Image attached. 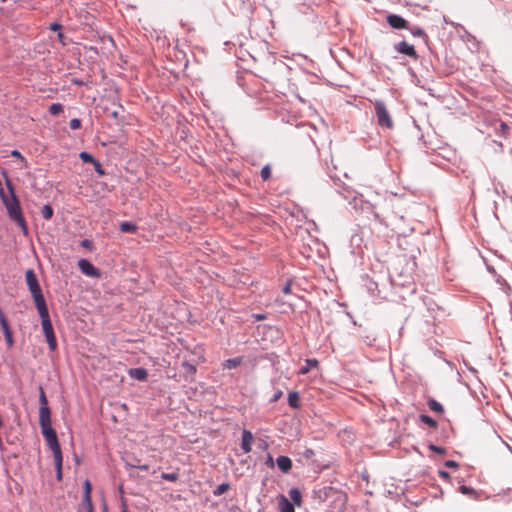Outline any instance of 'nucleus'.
<instances>
[{
  "instance_id": "nucleus-48",
  "label": "nucleus",
  "mask_w": 512,
  "mask_h": 512,
  "mask_svg": "<svg viewBox=\"0 0 512 512\" xmlns=\"http://www.w3.org/2000/svg\"><path fill=\"white\" fill-rule=\"evenodd\" d=\"M57 38L63 45H65V42L63 41L64 35L61 31L58 32Z\"/></svg>"
},
{
  "instance_id": "nucleus-1",
  "label": "nucleus",
  "mask_w": 512,
  "mask_h": 512,
  "mask_svg": "<svg viewBox=\"0 0 512 512\" xmlns=\"http://www.w3.org/2000/svg\"><path fill=\"white\" fill-rule=\"evenodd\" d=\"M38 314L41 318V326L45 335L48 347L50 351L54 352L57 349V339L54 333L52 322L49 316L48 307H42L37 309Z\"/></svg>"
},
{
  "instance_id": "nucleus-4",
  "label": "nucleus",
  "mask_w": 512,
  "mask_h": 512,
  "mask_svg": "<svg viewBox=\"0 0 512 512\" xmlns=\"http://www.w3.org/2000/svg\"><path fill=\"white\" fill-rule=\"evenodd\" d=\"M373 104L377 124L382 128L392 129L394 127V123L387 109L386 104L382 100H375Z\"/></svg>"
},
{
  "instance_id": "nucleus-50",
  "label": "nucleus",
  "mask_w": 512,
  "mask_h": 512,
  "mask_svg": "<svg viewBox=\"0 0 512 512\" xmlns=\"http://www.w3.org/2000/svg\"><path fill=\"white\" fill-rule=\"evenodd\" d=\"M439 475H440V477H442V478H448V477H449V474H448L447 472H445V471H440V472H439Z\"/></svg>"
},
{
  "instance_id": "nucleus-49",
  "label": "nucleus",
  "mask_w": 512,
  "mask_h": 512,
  "mask_svg": "<svg viewBox=\"0 0 512 512\" xmlns=\"http://www.w3.org/2000/svg\"><path fill=\"white\" fill-rule=\"evenodd\" d=\"M313 454H314V452H313V450H312V449H306V450H305V453H304V455H305L306 457H310V456H311V455H313Z\"/></svg>"
},
{
  "instance_id": "nucleus-42",
  "label": "nucleus",
  "mask_w": 512,
  "mask_h": 512,
  "mask_svg": "<svg viewBox=\"0 0 512 512\" xmlns=\"http://www.w3.org/2000/svg\"><path fill=\"white\" fill-rule=\"evenodd\" d=\"M281 396H282V391H281V390H278V391H276V392L274 393V395L272 396V398H271V400H270V401H271V402H276V401H278V400L281 398Z\"/></svg>"
},
{
  "instance_id": "nucleus-11",
  "label": "nucleus",
  "mask_w": 512,
  "mask_h": 512,
  "mask_svg": "<svg viewBox=\"0 0 512 512\" xmlns=\"http://www.w3.org/2000/svg\"><path fill=\"white\" fill-rule=\"evenodd\" d=\"M128 374L131 378L139 380V381H145L148 377V372L145 368H131L128 371Z\"/></svg>"
},
{
  "instance_id": "nucleus-30",
  "label": "nucleus",
  "mask_w": 512,
  "mask_h": 512,
  "mask_svg": "<svg viewBox=\"0 0 512 512\" xmlns=\"http://www.w3.org/2000/svg\"><path fill=\"white\" fill-rule=\"evenodd\" d=\"M260 176L261 178L265 181V180H268L271 176V169H270V166L269 165H265L264 167H262L261 171H260Z\"/></svg>"
},
{
  "instance_id": "nucleus-26",
  "label": "nucleus",
  "mask_w": 512,
  "mask_h": 512,
  "mask_svg": "<svg viewBox=\"0 0 512 512\" xmlns=\"http://www.w3.org/2000/svg\"><path fill=\"white\" fill-rule=\"evenodd\" d=\"M81 505H82V508L85 510V512H93V505H92L91 497H88V499L83 497Z\"/></svg>"
},
{
  "instance_id": "nucleus-21",
  "label": "nucleus",
  "mask_w": 512,
  "mask_h": 512,
  "mask_svg": "<svg viewBox=\"0 0 512 512\" xmlns=\"http://www.w3.org/2000/svg\"><path fill=\"white\" fill-rule=\"evenodd\" d=\"M428 407L430 410L437 413H442L444 411L442 404L436 401L435 399H429Z\"/></svg>"
},
{
  "instance_id": "nucleus-18",
  "label": "nucleus",
  "mask_w": 512,
  "mask_h": 512,
  "mask_svg": "<svg viewBox=\"0 0 512 512\" xmlns=\"http://www.w3.org/2000/svg\"><path fill=\"white\" fill-rule=\"evenodd\" d=\"M288 404L292 408H298L299 407V395L297 392L293 391L290 392L288 395Z\"/></svg>"
},
{
  "instance_id": "nucleus-22",
  "label": "nucleus",
  "mask_w": 512,
  "mask_h": 512,
  "mask_svg": "<svg viewBox=\"0 0 512 512\" xmlns=\"http://www.w3.org/2000/svg\"><path fill=\"white\" fill-rule=\"evenodd\" d=\"M289 496L294 504L300 505L301 503V493L297 488H292L289 491Z\"/></svg>"
},
{
  "instance_id": "nucleus-6",
  "label": "nucleus",
  "mask_w": 512,
  "mask_h": 512,
  "mask_svg": "<svg viewBox=\"0 0 512 512\" xmlns=\"http://www.w3.org/2000/svg\"><path fill=\"white\" fill-rule=\"evenodd\" d=\"M78 267L80 271L86 276L95 278L100 277V271L94 267L93 264L87 259H80L78 261Z\"/></svg>"
},
{
  "instance_id": "nucleus-31",
  "label": "nucleus",
  "mask_w": 512,
  "mask_h": 512,
  "mask_svg": "<svg viewBox=\"0 0 512 512\" xmlns=\"http://www.w3.org/2000/svg\"><path fill=\"white\" fill-rule=\"evenodd\" d=\"M161 478L170 482H174L178 479L177 473H162Z\"/></svg>"
},
{
  "instance_id": "nucleus-53",
  "label": "nucleus",
  "mask_w": 512,
  "mask_h": 512,
  "mask_svg": "<svg viewBox=\"0 0 512 512\" xmlns=\"http://www.w3.org/2000/svg\"><path fill=\"white\" fill-rule=\"evenodd\" d=\"M2 2H5L6 0H1Z\"/></svg>"
},
{
  "instance_id": "nucleus-39",
  "label": "nucleus",
  "mask_w": 512,
  "mask_h": 512,
  "mask_svg": "<svg viewBox=\"0 0 512 512\" xmlns=\"http://www.w3.org/2000/svg\"><path fill=\"white\" fill-rule=\"evenodd\" d=\"M252 318L255 319L256 321H262V320H265L267 318L266 314H262V313H254L252 314Z\"/></svg>"
},
{
  "instance_id": "nucleus-44",
  "label": "nucleus",
  "mask_w": 512,
  "mask_h": 512,
  "mask_svg": "<svg viewBox=\"0 0 512 512\" xmlns=\"http://www.w3.org/2000/svg\"><path fill=\"white\" fill-rule=\"evenodd\" d=\"M283 293L284 294H290L291 293V281H288L285 286L283 287Z\"/></svg>"
},
{
  "instance_id": "nucleus-12",
  "label": "nucleus",
  "mask_w": 512,
  "mask_h": 512,
  "mask_svg": "<svg viewBox=\"0 0 512 512\" xmlns=\"http://www.w3.org/2000/svg\"><path fill=\"white\" fill-rule=\"evenodd\" d=\"M350 203L353 204L356 209L368 210L372 208V205L369 202L364 201L361 196H354Z\"/></svg>"
},
{
  "instance_id": "nucleus-14",
  "label": "nucleus",
  "mask_w": 512,
  "mask_h": 512,
  "mask_svg": "<svg viewBox=\"0 0 512 512\" xmlns=\"http://www.w3.org/2000/svg\"><path fill=\"white\" fill-rule=\"evenodd\" d=\"M279 510L280 512H295L293 503H291L285 496H281L279 499Z\"/></svg>"
},
{
  "instance_id": "nucleus-3",
  "label": "nucleus",
  "mask_w": 512,
  "mask_h": 512,
  "mask_svg": "<svg viewBox=\"0 0 512 512\" xmlns=\"http://www.w3.org/2000/svg\"><path fill=\"white\" fill-rule=\"evenodd\" d=\"M39 424L41 427L42 435H43L48 447L52 451L53 456L62 455V451H61V447H60V444L58 441L57 433L52 428V425H51V419H47L45 421L40 420Z\"/></svg>"
},
{
  "instance_id": "nucleus-9",
  "label": "nucleus",
  "mask_w": 512,
  "mask_h": 512,
  "mask_svg": "<svg viewBox=\"0 0 512 512\" xmlns=\"http://www.w3.org/2000/svg\"><path fill=\"white\" fill-rule=\"evenodd\" d=\"M253 434L250 430L243 429L241 437V449L244 453H249L252 450Z\"/></svg>"
},
{
  "instance_id": "nucleus-15",
  "label": "nucleus",
  "mask_w": 512,
  "mask_h": 512,
  "mask_svg": "<svg viewBox=\"0 0 512 512\" xmlns=\"http://www.w3.org/2000/svg\"><path fill=\"white\" fill-rule=\"evenodd\" d=\"M54 458V464H55V470H56V478L58 481L62 480V464H63V456H53Z\"/></svg>"
},
{
  "instance_id": "nucleus-19",
  "label": "nucleus",
  "mask_w": 512,
  "mask_h": 512,
  "mask_svg": "<svg viewBox=\"0 0 512 512\" xmlns=\"http://www.w3.org/2000/svg\"><path fill=\"white\" fill-rule=\"evenodd\" d=\"M366 287L372 296L378 295V284L372 279L367 278Z\"/></svg>"
},
{
  "instance_id": "nucleus-51",
  "label": "nucleus",
  "mask_w": 512,
  "mask_h": 512,
  "mask_svg": "<svg viewBox=\"0 0 512 512\" xmlns=\"http://www.w3.org/2000/svg\"><path fill=\"white\" fill-rule=\"evenodd\" d=\"M260 448L266 449L268 447L267 443L265 441H262L259 445Z\"/></svg>"
},
{
  "instance_id": "nucleus-29",
  "label": "nucleus",
  "mask_w": 512,
  "mask_h": 512,
  "mask_svg": "<svg viewBox=\"0 0 512 512\" xmlns=\"http://www.w3.org/2000/svg\"><path fill=\"white\" fill-rule=\"evenodd\" d=\"M79 157L84 163H92L93 164L96 160L91 154H89L88 152H85V151L81 152L79 154Z\"/></svg>"
},
{
  "instance_id": "nucleus-2",
  "label": "nucleus",
  "mask_w": 512,
  "mask_h": 512,
  "mask_svg": "<svg viewBox=\"0 0 512 512\" xmlns=\"http://www.w3.org/2000/svg\"><path fill=\"white\" fill-rule=\"evenodd\" d=\"M25 280L34 300L36 309L47 306L38 279L33 269H28L25 272Z\"/></svg>"
},
{
  "instance_id": "nucleus-5",
  "label": "nucleus",
  "mask_w": 512,
  "mask_h": 512,
  "mask_svg": "<svg viewBox=\"0 0 512 512\" xmlns=\"http://www.w3.org/2000/svg\"><path fill=\"white\" fill-rule=\"evenodd\" d=\"M39 403H40V408H39V421L40 420H47V419H51V413H50V408L48 406V401H47V398H46V395H45V392L42 388V386H39Z\"/></svg>"
},
{
  "instance_id": "nucleus-10",
  "label": "nucleus",
  "mask_w": 512,
  "mask_h": 512,
  "mask_svg": "<svg viewBox=\"0 0 512 512\" xmlns=\"http://www.w3.org/2000/svg\"><path fill=\"white\" fill-rule=\"evenodd\" d=\"M277 467L283 473H288L292 468V461L289 457L281 455L278 456L275 460Z\"/></svg>"
},
{
  "instance_id": "nucleus-23",
  "label": "nucleus",
  "mask_w": 512,
  "mask_h": 512,
  "mask_svg": "<svg viewBox=\"0 0 512 512\" xmlns=\"http://www.w3.org/2000/svg\"><path fill=\"white\" fill-rule=\"evenodd\" d=\"M419 419L421 422H423L424 424H427L428 426H430L432 428L437 427V421L428 415L421 414L419 416Z\"/></svg>"
},
{
  "instance_id": "nucleus-28",
  "label": "nucleus",
  "mask_w": 512,
  "mask_h": 512,
  "mask_svg": "<svg viewBox=\"0 0 512 512\" xmlns=\"http://www.w3.org/2000/svg\"><path fill=\"white\" fill-rule=\"evenodd\" d=\"M229 489V484L227 483H222L220 485H218L215 490L213 491V494L215 496H220L222 495L223 493H225L227 490Z\"/></svg>"
},
{
  "instance_id": "nucleus-34",
  "label": "nucleus",
  "mask_w": 512,
  "mask_h": 512,
  "mask_svg": "<svg viewBox=\"0 0 512 512\" xmlns=\"http://www.w3.org/2000/svg\"><path fill=\"white\" fill-rule=\"evenodd\" d=\"M69 126L72 130H77L81 127V120L78 118H73L70 120Z\"/></svg>"
},
{
  "instance_id": "nucleus-24",
  "label": "nucleus",
  "mask_w": 512,
  "mask_h": 512,
  "mask_svg": "<svg viewBox=\"0 0 512 512\" xmlns=\"http://www.w3.org/2000/svg\"><path fill=\"white\" fill-rule=\"evenodd\" d=\"M41 215L45 220H49L53 216V209L49 204L43 206L41 210Z\"/></svg>"
},
{
  "instance_id": "nucleus-17",
  "label": "nucleus",
  "mask_w": 512,
  "mask_h": 512,
  "mask_svg": "<svg viewBox=\"0 0 512 512\" xmlns=\"http://www.w3.org/2000/svg\"><path fill=\"white\" fill-rule=\"evenodd\" d=\"M137 226L131 222L125 221L120 224V231L123 233H134Z\"/></svg>"
},
{
  "instance_id": "nucleus-41",
  "label": "nucleus",
  "mask_w": 512,
  "mask_h": 512,
  "mask_svg": "<svg viewBox=\"0 0 512 512\" xmlns=\"http://www.w3.org/2000/svg\"><path fill=\"white\" fill-rule=\"evenodd\" d=\"M445 466L448 467V468H457L459 465L456 461L454 460H447L445 462Z\"/></svg>"
},
{
  "instance_id": "nucleus-43",
  "label": "nucleus",
  "mask_w": 512,
  "mask_h": 512,
  "mask_svg": "<svg viewBox=\"0 0 512 512\" xmlns=\"http://www.w3.org/2000/svg\"><path fill=\"white\" fill-rule=\"evenodd\" d=\"M130 467H134V468H137V469H140L142 471H148L149 470V465L148 464H143V465H131V464H128Z\"/></svg>"
},
{
  "instance_id": "nucleus-35",
  "label": "nucleus",
  "mask_w": 512,
  "mask_h": 512,
  "mask_svg": "<svg viewBox=\"0 0 512 512\" xmlns=\"http://www.w3.org/2000/svg\"><path fill=\"white\" fill-rule=\"evenodd\" d=\"M93 165H94V168H95V171H96L97 174H99V175H104L105 174V172H104V170L102 168V165H101V163L98 160H95Z\"/></svg>"
},
{
  "instance_id": "nucleus-52",
  "label": "nucleus",
  "mask_w": 512,
  "mask_h": 512,
  "mask_svg": "<svg viewBox=\"0 0 512 512\" xmlns=\"http://www.w3.org/2000/svg\"><path fill=\"white\" fill-rule=\"evenodd\" d=\"M111 116H112L113 118H115V119H116V118H118V112H117V111H113V112L111 113Z\"/></svg>"
},
{
  "instance_id": "nucleus-20",
  "label": "nucleus",
  "mask_w": 512,
  "mask_h": 512,
  "mask_svg": "<svg viewBox=\"0 0 512 512\" xmlns=\"http://www.w3.org/2000/svg\"><path fill=\"white\" fill-rule=\"evenodd\" d=\"M406 29L409 30L410 33L415 37H420L423 39H425L427 37L425 31L421 27H418V26L409 27L408 26V28H406Z\"/></svg>"
},
{
  "instance_id": "nucleus-16",
  "label": "nucleus",
  "mask_w": 512,
  "mask_h": 512,
  "mask_svg": "<svg viewBox=\"0 0 512 512\" xmlns=\"http://www.w3.org/2000/svg\"><path fill=\"white\" fill-rule=\"evenodd\" d=\"M241 362H242V359L240 357L230 358V359L225 360L223 366L226 369H234V368L238 367L241 364Z\"/></svg>"
},
{
  "instance_id": "nucleus-32",
  "label": "nucleus",
  "mask_w": 512,
  "mask_h": 512,
  "mask_svg": "<svg viewBox=\"0 0 512 512\" xmlns=\"http://www.w3.org/2000/svg\"><path fill=\"white\" fill-rule=\"evenodd\" d=\"M83 488H84L83 497L88 499V497H91V484H90L89 480H85Z\"/></svg>"
},
{
  "instance_id": "nucleus-47",
  "label": "nucleus",
  "mask_w": 512,
  "mask_h": 512,
  "mask_svg": "<svg viewBox=\"0 0 512 512\" xmlns=\"http://www.w3.org/2000/svg\"><path fill=\"white\" fill-rule=\"evenodd\" d=\"M50 29H51L52 31H58V32H59V31L61 30V25H60L59 23H56V22H55V23H52V24L50 25Z\"/></svg>"
},
{
  "instance_id": "nucleus-7",
  "label": "nucleus",
  "mask_w": 512,
  "mask_h": 512,
  "mask_svg": "<svg viewBox=\"0 0 512 512\" xmlns=\"http://www.w3.org/2000/svg\"><path fill=\"white\" fill-rule=\"evenodd\" d=\"M394 50L400 54H404L412 59H417L418 54L413 45H410L406 41H401L394 45Z\"/></svg>"
},
{
  "instance_id": "nucleus-45",
  "label": "nucleus",
  "mask_w": 512,
  "mask_h": 512,
  "mask_svg": "<svg viewBox=\"0 0 512 512\" xmlns=\"http://www.w3.org/2000/svg\"><path fill=\"white\" fill-rule=\"evenodd\" d=\"M375 341V337L374 336H370V335H367L366 336V339H365V343L369 346L373 345Z\"/></svg>"
},
{
  "instance_id": "nucleus-36",
  "label": "nucleus",
  "mask_w": 512,
  "mask_h": 512,
  "mask_svg": "<svg viewBox=\"0 0 512 512\" xmlns=\"http://www.w3.org/2000/svg\"><path fill=\"white\" fill-rule=\"evenodd\" d=\"M429 449L435 453H438V454H444L445 453V448L443 447H440V446H436V445H429Z\"/></svg>"
},
{
  "instance_id": "nucleus-25",
  "label": "nucleus",
  "mask_w": 512,
  "mask_h": 512,
  "mask_svg": "<svg viewBox=\"0 0 512 512\" xmlns=\"http://www.w3.org/2000/svg\"><path fill=\"white\" fill-rule=\"evenodd\" d=\"M0 327H1L2 331H3V333L6 332V331L11 330L10 326L8 324V321H7V319H6L5 315H4V312H3V310L1 308H0Z\"/></svg>"
},
{
  "instance_id": "nucleus-38",
  "label": "nucleus",
  "mask_w": 512,
  "mask_h": 512,
  "mask_svg": "<svg viewBox=\"0 0 512 512\" xmlns=\"http://www.w3.org/2000/svg\"><path fill=\"white\" fill-rule=\"evenodd\" d=\"M265 464L269 467V468H273L274 465H275V462L273 460V457L271 456V454H268L267 457H266V461H265Z\"/></svg>"
},
{
  "instance_id": "nucleus-37",
  "label": "nucleus",
  "mask_w": 512,
  "mask_h": 512,
  "mask_svg": "<svg viewBox=\"0 0 512 512\" xmlns=\"http://www.w3.org/2000/svg\"><path fill=\"white\" fill-rule=\"evenodd\" d=\"M459 490H460V492H461L462 494H465V495L474 493L473 488L468 487V486H465V485H461V486L459 487Z\"/></svg>"
},
{
  "instance_id": "nucleus-46",
  "label": "nucleus",
  "mask_w": 512,
  "mask_h": 512,
  "mask_svg": "<svg viewBox=\"0 0 512 512\" xmlns=\"http://www.w3.org/2000/svg\"><path fill=\"white\" fill-rule=\"evenodd\" d=\"M81 246L85 248H91L92 242L88 239H84L81 241Z\"/></svg>"
},
{
  "instance_id": "nucleus-27",
  "label": "nucleus",
  "mask_w": 512,
  "mask_h": 512,
  "mask_svg": "<svg viewBox=\"0 0 512 512\" xmlns=\"http://www.w3.org/2000/svg\"><path fill=\"white\" fill-rule=\"evenodd\" d=\"M62 111H63V105H62L61 103H53V104L49 107V112H50L52 115H58V114H60Z\"/></svg>"
},
{
  "instance_id": "nucleus-8",
  "label": "nucleus",
  "mask_w": 512,
  "mask_h": 512,
  "mask_svg": "<svg viewBox=\"0 0 512 512\" xmlns=\"http://www.w3.org/2000/svg\"><path fill=\"white\" fill-rule=\"evenodd\" d=\"M386 21L393 29L400 30L408 28V22L402 16L397 14L387 15Z\"/></svg>"
},
{
  "instance_id": "nucleus-33",
  "label": "nucleus",
  "mask_w": 512,
  "mask_h": 512,
  "mask_svg": "<svg viewBox=\"0 0 512 512\" xmlns=\"http://www.w3.org/2000/svg\"><path fill=\"white\" fill-rule=\"evenodd\" d=\"M4 337H5V341H6V344L8 346V348H11L13 346V336H12V331L9 330V331H6L4 332Z\"/></svg>"
},
{
  "instance_id": "nucleus-54",
  "label": "nucleus",
  "mask_w": 512,
  "mask_h": 512,
  "mask_svg": "<svg viewBox=\"0 0 512 512\" xmlns=\"http://www.w3.org/2000/svg\"><path fill=\"white\" fill-rule=\"evenodd\" d=\"M124 512H126V511H124Z\"/></svg>"
},
{
  "instance_id": "nucleus-13",
  "label": "nucleus",
  "mask_w": 512,
  "mask_h": 512,
  "mask_svg": "<svg viewBox=\"0 0 512 512\" xmlns=\"http://www.w3.org/2000/svg\"><path fill=\"white\" fill-rule=\"evenodd\" d=\"M318 366V361L316 359H306L305 364L299 369L298 374L306 375L310 372L312 368Z\"/></svg>"
},
{
  "instance_id": "nucleus-40",
  "label": "nucleus",
  "mask_w": 512,
  "mask_h": 512,
  "mask_svg": "<svg viewBox=\"0 0 512 512\" xmlns=\"http://www.w3.org/2000/svg\"><path fill=\"white\" fill-rule=\"evenodd\" d=\"M11 156L17 158V159H20L21 161H25V158L22 156V154L18 151V150H13L11 152Z\"/></svg>"
}]
</instances>
